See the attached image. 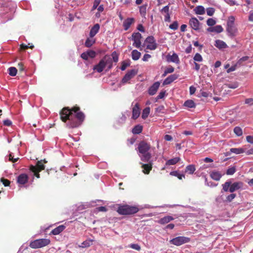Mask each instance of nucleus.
<instances>
[{"label": "nucleus", "instance_id": "3", "mask_svg": "<svg viewBox=\"0 0 253 253\" xmlns=\"http://www.w3.org/2000/svg\"><path fill=\"white\" fill-rule=\"evenodd\" d=\"M137 149L141 161L148 162L151 158V154L149 152L150 145L144 141H141L138 144Z\"/></svg>", "mask_w": 253, "mask_h": 253}, {"label": "nucleus", "instance_id": "58", "mask_svg": "<svg viewBox=\"0 0 253 253\" xmlns=\"http://www.w3.org/2000/svg\"><path fill=\"white\" fill-rule=\"evenodd\" d=\"M1 181L2 182V184L4 186H8L10 183L8 180L4 178L1 179Z\"/></svg>", "mask_w": 253, "mask_h": 253}, {"label": "nucleus", "instance_id": "56", "mask_svg": "<svg viewBox=\"0 0 253 253\" xmlns=\"http://www.w3.org/2000/svg\"><path fill=\"white\" fill-rule=\"evenodd\" d=\"M200 96L205 97H208L209 96L210 93L209 92L205 91L204 90H201L200 92Z\"/></svg>", "mask_w": 253, "mask_h": 253}, {"label": "nucleus", "instance_id": "40", "mask_svg": "<svg viewBox=\"0 0 253 253\" xmlns=\"http://www.w3.org/2000/svg\"><path fill=\"white\" fill-rule=\"evenodd\" d=\"M203 177L205 179V183L206 185L211 187H216L217 185V184L214 183L212 181L208 182L206 175H203Z\"/></svg>", "mask_w": 253, "mask_h": 253}, {"label": "nucleus", "instance_id": "62", "mask_svg": "<svg viewBox=\"0 0 253 253\" xmlns=\"http://www.w3.org/2000/svg\"><path fill=\"white\" fill-rule=\"evenodd\" d=\"M245 104L250 106L253 105V98H247L245 100Z\"/></svg>", "mask_w": 253, "mask_h": 253}, {"label": "nucleus", "instance_id": "31", "mask_svg": "<svg viewBox=\"0 0 253 253\" xmlns=\"http://www.w3.org/2000/svg\"><path fill=\"white\" fill-rule=\"evenodd\" d=\"M141 53L136 49H134L131 52V57L133 60H137L139 59Z\"/></svg>", "mask_w": 253, "mask_h": 253}, {"label": "nucleus", "instance_id": "12", "mask_svg": "<svg viewBox=\"0 0 253 253\" xmlns=\"http://www.w3.org/2000/svg\"><path fill=\"white\" fill-rule=\"evenodd\" d=\"M137 74V71L135 69H131L127 71L122 80L123 84H126L128 82Z\"/></svg>", "mask_w": 253, "mask_h": 253}, {"label": "nucleus", "instance_id": "36", "mask_svg": "<svg viewBox=\"0 0 253 253\" xmlns=\"http://www.w3.org/2000/svg\"><path fill=\"white\" fill-rule=\"evenodd\" d=\"M142 168L143 172L145 174H148L152 169V166L150 164H143Z\"/></svg>", "mask_w": 253, "mask_h": 253}, {"label": "nucleus", "instance_id": "33", "mask_svg": "<svg viewBox=\"0 0 253 253\" xmlns=\"http://www.w3.org/2000/svg\"><path fill=\"white\" fill-rule=\"evenodd\" d=\"M169 174L172 176L177 177L179 179L181 180L185 178V175L183 173H179L178 171H172L169 173Z\"/></svg>", "mask_w": 253, "mask_h": 253}, {"label": "nucleus", "instance_id": "19", "mask_svg": "<svg viewBox=\"0 0 253 253\" xmlns=\"http://www.w3.org/2000/svg\"><path fill=\"white\" fill-rule=\"evenodd\" d=\"M178 76L176 74H172L168 77L163 82L164 85H168L176 80Z\"/></svg>", "mask_w": 253, "mask_h": 253}, {"label": "nucleus", "instance_id": "13", "mask_svg": "<svg viewBox=\"0 0 253 253\" xmlns=\"http://www.w3.org/2000/svg\"><path fill=\"white\" fill-rule=\"evenodd\" d=\"M189 25L194 30L198 31L200 30V23L196 17H192L189 19Z\"/></svg>", "mask_w": 253, "mask_h": 253}, {"label": "nucleus", "instance_id": "5", "mask_svg": "<svg viewBox=\"0 0 253 253\" xmlns=\"http://www.w3.org/2000/svg\"><path fill=\"white\" fill-rule=\"evenodd\" d=\"M243 186V183L240 181L235 182L233 183L230 180H228L222 184V190L225 192L233 193L234 191L242 189Z\"/></svg>", "mask_w": 253, "mask_h": 253}, {"label": "nucleus", "instance_id": "20", "mask_svg": "<svg viewBox=\"0 0 253 253\" xmlns=\"http://www.w3.org/2000/svg\"><path fill=\"white\" fill-rule=\"evenodd\" d=\"M222 174L218 171L214 170L210 172L211 177L216 181H219L221 178Z\"/></svg>", "mask_w": 253, "mask_h": 253}, {"label": "nucleus", "instance_id": "57", "mask_svg": "<svg viewBox=\"0 0 253 253\" xmlns=\"http://www.w3.org/2000/svg\"><path fill=\"white\" fill-rule=\"evenodd\" d=\"M166 94V91H161L157 96V99H162L164 97Z\"/></svg>", "mask_w": 253, "mask_h": 253}, {"label": "nucleus", "instance_id": "38", "mask_svg": "<svg viewBox=\"0 0 253 253\" xmlns=\"http://www.w3.org/2000/svg\"><path fill=\"white\" fill-rule=\"evenodd\" d=\"M142 131V126L140 125L135 126L132 130V132L134 134H138Z\"/></svg>", "mask_w": 253, "mask_h": 253}, {"label": "nucleus", "instance_id": "64", "mask_svg": "<svg viewBox=\"0 0 253 253\" xmlns=\"http://www.w3.org/2000/svg\"><path fill=\"white\" fill-rule=\"evenodd\" d=\"M246 140L248 142L253 144V136L252 135H248L246 137Z\"/></svg>", "mask_w": 253, "mask_h": 253}, {"label": "nucleus", "instance_id": "30", "mask_svg": "<svg viewBox=\"0 0 253 253\" xmlns=\"http://www.w3.org/2000/svg\"><path fill=\"white\" fill-rule=\"evenodd\" d=\"M180 159L179 157H175L168 160L166 163V166L174 165L177 163Z\"/></svg>", "mask_w": 253, "mask_h": 253}, {"label": "nucleus", "instance_id": "55", "mask_svg": "<svg viewBox=\"0 0 253 253\" xmlns=\"http://www.w3.org/2000/svg\"><path fill=\"white\" fill-rule=\"evenodd\" d=\"M88 57L94 58L96 55V53L93 50H89L86 52Z\"/></svg>", "mask_w": 253, "mask_h": 253}, {"label": "nucleus", "instance_id": "7", "mask_svg": "<svg viewBox=\"0 0 253 253\" xmlns=\"http://www.w3.org/2000/svg\"><path fill=\"white\" fill-rule=\"evenodd\" d=\"M50 243L48 239H39L31 241L29 246L32 249H39L47 246Z\"/></svg>", "mask_w": 253, "mask_h": 253}, {"label": "nucleus", "instance_id": "61", "mask_svg": "<svg viewBox=\"0 0 253 253\" xmlns=\"http://www.w3.org/2000/svg\"><path fill=\"white\" fill-rule=\"evenodd\" d=\"M101 0H95L93 2V9H96L99 5Z\"/></svg>", "mask_w": 253, "mask_h": 253}, {"label": "nucleus", "instance_id": "22", "mask_svg": "<svg viewBox=\"0 0 253 253\" xmlns=\"http://www.w3.org/2000/svg\"><path fill=\"white\" fill-rule=\"evenodd\" d=\"M100 25L99 24H95L90 29L89 32L90 38H93L99 32Z\"/></svg>", "mask_w": 253, "mask_h": 253}, {"label": "nucleus", "instance_id": "54", "mask_svg": "<svg viewBox=\"0 0 253 253\" xmlns=\"http://www.w3.org/2000/svg\"><path fill=\"white\" fill-rule=\"evenodd\" d=\"M161 12H164L166 14H169V5L164 6L161 10Z\"/></svg>", "mask_w": 253, "mask_h": 253}, {"label": "nucleus", "instance_id": "44", "mask_svg": "<svg viewBox=\"0 0 253 253\" xmlns=\"http://www.w3.org/2000/svg\"><path fill=\"white\" fill-rule=\"evenodd\" d=\"M193 59H194V61L196 62H202L203 60L202 56L199 53H197L195 54V55H194V56L193 57Z\"/></svg>", "mask_w": 253, "mask_h": 253}, {"label": "nucleus", "instance_id": "48", "mask_svg": "<svg viewBox=\"0 0 253 253\" xmlns=\"http://www.w3.org/2000/svg\"><path fill=\"white\" fill-rule=\"evenodd\" d=\"M178 23L177 21H174L172 24L169 26V28L173 30H176L178 29Z\"/></svg>", "mask_w": 253, "mask_h": 253}, {"label": "nucleus", "instance_id": "1", "mask_svg": "<svg viewBox=\"0 0 253 253\" xmlns=\"http://www.w3.org/2000/svg\"><path fill=\"white\" fill-rule=\"evenodd\" d=\"M79 108H74L70 110L67 108H63L60 112V118L62 121L68 122L67 126L69 127H77L81 125L83 122L84 115L83 113L79 111Z\"/></svg>", "mask_w": 253, "mask_h": 253}, {"label": "nucleus", "instance_id": "23", "mask_svg": "<svg viewBox=\"0 0 253 253\" xmlns=\"http://www.w3.org/2000/svg\"><path fill=\"white\" fill-rule=\"evenodd\" d=\"M207 30L209 32L220 33L223 32V29L221 25H216L214 27L208 28Z\"/></svg>", "mask_w": 253, "mask_h": 253}, {"label": "nucleus", "instance_id": "8", "mask_svg": "<svg viewBox=\"0 0 253 253\" xmlns=\"http://www.w3.org/2000/svg\"><path fill=\"white\" fill-rule=\"evenodd\" d=\"M45 168L44 165L43 164L42 161H38L36 166L31 165L30 167L31 171L34 173V175L37 178H40V174L39 172L41 170L44 169Z\"/></svg>", "mask_w": 253, "mask_h": 253}, {"label": "nucleus", "instance_id": "35", "mask_svg": "<svg viewBox=\"0 0 253 253\" xmlns=\"http://www.w3.org/2000/svg\"><path fill=\"white\" fill-rule=\"evenodd\" d=\"M150 112V108L149 107H147L144 108L142 111L141 117L143 119H146L149 116Z\"/></svg>", "mask_w": 253, "mask_h": 253}, {"label": "nucleus", "instance_id": "43", "mask_svg": "<svg viewBox=\"0 0 253 253\" xmlns=\"http://www.w3.org/2000/svg\"><path fill=\"white\" fill-rule=\"evenodd\" d=\"M234 132L238 136H240L243 134V131L241 128L239 126H236L234 128Z\"/></svg>", "mask_w": 253, "mask_h": 253}, {"label": "nucleus", "instance_id": "6", "mask_svg": "<svg viewBox=\"0 0 253 253\" xmlns=\"http://www.w3.org/2000/svg\"><path fill=\"white\" fill-rule=\"evenodd\" d=\"M226 31L228 36L231 38L235 37L238 30L235 25V18L233 16L229 17L227 21Z\"/></svg>", "mask_w": 253, "mask_h": 253}, {"label": "nucleus", "instance_id": "32", "mask_svg": "<svg viewBox=\"0 0 253 253\" xmlns=\"http://www.w3.org/2000/svg\"><path fill=\"white\" fill-rule=\"evenodd\" d=\"M230 152L236 154H240L244 153L245 150L242 148H232L230 149Z\"/></svg>", "mask_w": 253, "mask_h": 253}, {"label": "nucleus", "instance_id": "24", "mask_svg": "<svg viewBox=\"0 0 253 253\" xmlns=\"http://www.w3.org/2000/svg\"><path fill=\"white\" fill-rule=\"evenodd\" d=\"M134 21L133 18H127L123 22V27L125 31H127Z\"/></svg>", "mask_w": 253, "mask_h": 253}, {"label": "nucleus", "instance_id": "39", "mask_svg": "<svg viewBox=\"0 0 253 253\" xmlns=\"http://www.w3.org/2000/svg\"><path fill=\"white\" fill-rule=\"evenodd\" d=\"M95 42V41L93 38L89 37L86 40L84 45L86 47H89L94 43Z\"/></svg>", "mask_w": 253, "mask_h": 253}, {"label": "nucleus", "instance_id": "11", "mask_svg": "<svg viewBox=\"0 0 253 253\" xmlns=\"http://www.w3.org/2000/svg\"><path fill=\"white\" fill-rule=\"evenodd\" d=\"M142 36L139 32L133 33L132 35L131 40L133 41V45L136 48H139L141 46V42L140 41Z\"/></svg>", "mask_w": 253, "mask_h": 253}, {"label": "nucleus", "instance_id": "9", "mask_svg": "<svg viewBox=\"0 0 253 253\" xmlns=\"http://www.w3.org/2000/svg\"><path fill=\"white\" fill-rule=\"evenodd\" d=\"M190 239L189 238L184 236H178L169 240L170 244L176 246H181L184 244L189 242Z\"/></svg>", "mask_w": 253, "mask_h": 253}, {"label": "nucleus", "instance_id": "37", "mask_svg": "<svg viewBox=\"0 0 253 253\" xmlns=\"http://www.w3.org/2000/svg\"><path fill=\"white\" fill-rule=\"evenodd\" d=\"M105 65L107 66L106 71H109L113 67L112 59L111 58L105 57Z\"/></svg>", "mask_w": 253, "mask_h": 253}, {"label": "nucleus", "instance_id": "63", "mask_svg": "<svg viewBox=\"0 0 253 253\" xmlns=\"http://www.w3.org/2000/svg\"><path fill=\"white\" fill-rule=\"evenodd\" d=\"M126 117L125 115H122V117L120 118L118 122L120 124H123L125 122L126 120Z\"/></svg>", "mask_w": 253, "mask_h": 253}, {"label": "nucleus", "instance_id": "51", "mask_svg": "<svg viewBox=\"0 0 253 253\" xmlns=\"http://www.w3.org/2000/svg\"><path fill=\"white\" fill-rule=\"evenodd\" d=\"M129 65H130V64L129 62L123 61L122 63V65H121L120 69L122 71H124Z\"/></svg>", "mask_w": 253, "mask_h": 253}, {"label": "nucleus", "instance_id": "14", "mask_svg": "<svg viewBox=\"0 0 253 253\" xmlns=\"http://www.w3.org/2000/svg\"><path fill=\"white\" fill-rule=\"evenodd\" d=\"M105 67V57H104L100 60L97 64L93 67V70L96 71L98 73H101L103 71Z\"/></svg>", "mask_w": 253, "mask_h": 253}, {"label": "nucleus", "instance_id": "2", "mask_svg": "<svg viewBox=\"0 0 253 253\" xmlns=\"http://www.w3.org/2000/svg\"><path fill=\"white\" fill-rule=\"evenodd\" d=\"M1 9L0 13V23H4L13 18L15 10V4L11 0H0Z\"/></svg>", "mask_w": 253, "mask_h": 253}, {"label": "nucleus", "instance_id": "41", "mask_svg": "<svg viewBox=\"0 0 253 253\" xmlns=\"http://www.w3.org/2000/svg\"><path fill=\"white\" fill-rule=\"evenodd\" d=\"M8 73L11 76H15L17 74V70L15 67H10L8 69Z\"/></svg>", "mask_w": 253, "mask_h": 253}, {"label": "nucleus", "instance_id": "60", "mask_svg": "<svg viewBox=\"0 0 253 253\" xmlns=\"http://www.w3.org/2000/svg\"><path fill=\"white\" fill-rule=\"evenodd\" d=\"M112 58H113V61L115 62H117L118 61L119 58H118V56L116 54V52H114L112 53Z\"/></svg>", "mask_w": 253, "mask_h": 253}, {"label": "nucleus", "instance_id": "47", "mask_svg": "<svg viewBox=\"0 0 253 253\" xmlns=\"http://www.w3.org/2000/svg\"><path fill=\"white\" fill-rule=\"evenodd\" d=\"M216 24V21L215 19L213 18H209L207 20V24L209 26L211 27L213 25H214Z\"/></svg>", "mask_w": 253, "mask_h": 253}, {"label": "nucleus", "instance_id": "16", "mask_svg": "<svg viewBox=\"0 0 253 253\" xmlns=\"http://www.w3.org/2000/svg\"><path fill=\"white\" fill-rule=\"evenodd\" d=\"M160 83L159 82H155L148 89V92L149 95H153L157 92Z\"/></svg>", "mask_w": 253, "mask_h": 253}, {"label": "nucleus", "instance_id": "28", "mask_svg": "<svg viewBox=\"0 0 253 253\" xmlns=\"http://www.w3.org/2000/svg\"><path fill=\"white\" fill-rule=\"evenodd\" d=\"M196 170V168L194 165H189L186 167L185 169V172L188 173L190 174L194 173Z\"/></svg>", "mask_w": 253, "mask_h": 253}, {"label": "nucleus", "instance_id": "27", "mask_svg": "<svg viewBox=\"0 0 253 253\" xmlns=\"http://www.w3.org/2000/svg\"><path fill=\"white\" fill-rule=\"evenodd\" d=\"M65 228V226L63 225H59V226L56 227L54 229H53L51 233L53 235H56L59 234L61 232H62Z\"/></svg>", "mask_w": 253, "mask_h": 253}, {"label": "nucleus", "instance_id": "29", "mask_svg": "<svg viewBox=\"0 0 253 253\" xmlns=\"http://www.w3.org/2000/svg\"><path fill=\"white\" fill-rule=\"evenodd\" d=\"M194 11L196 14L202 15L205 13V9L203 6L198 5L194 9Z\"/></svg>", "mask_w": 253, "mask_h": 253}, {"label": "nucleus", "instance_id": "26", "mask_svg": "<svg viewBox=\"0 0 253 253\" xmlns=\"http://www.w3.org/2000/svg\"><path fill=\"white\" fill-rule=\"evenodd\" d=\"M93 241L94 240L93 239H87L85 241L82 242L81 245H79V247L82 248L89 247L92 245Z\"/></svg>", "mask_w": 253, "mask_h": 253}, {"label": "nucleus", "instance_id": "50", "mask_svg": "<svg viewBox=\"0 0 253 253\" xmlns=\"http://www.w3.org/2000/svg\"><path fill=\"white\" fill-rule=\"evenodd\" d=\"M236 196V195L234 193H231L226 197V201L229 202H231Z\"/></svg>", "mask_w": 253, "mask_h": 253}, {"label": "nucleus", "instance_id": "59", "mask_svg": "<svg viewBox=\"0 0 253 253\" xmlns=\"http://www.w3.org/2000/svg\"><path fill=\"white\" fill-rule=\"evenodd\" d=\"M174 70V68L171 66H169L165 69V71L168 74L171 73L173 72Z\"/></svg>", "mask_w": 253, "mask_h": 253}, {"label": "nucleus", "instance_id": "52", "mask_svg": "<svg viewBox=\"0 0 253 253\" xmlns=\"http://www.w3.org/2000/svg\"><path fill=\"white\" fill-rule=\"evenodd\" d=\"M237 67H239V66L236 63L235 65H234L232 66L231 67H230V68H229L227 70V72L228 73H230L231 72L235 71L236 70Z\"/></svg>", "mask_w": 253, "mask_h": 253}, {"label": "nucleus", "instance_id": "15", "mask_svg": "<svg viewBox=\"0 0 253 253\" xmlns=\"http://www.w3.org/2000/svg\"><path fill=\"white\" fill-rule=\"evenodd\" d=\"M132 118L134 120L137 119L140 114V110L138 103H135L132 108Z\"/></svg>", "mask_w": 253, "mask_h": 253}, {"label": "nucleus", "instance_id": "49", "mask_svg": "<svg viewBox=\"0 0 253 253\" xmlns=\"http://www.w3.org/2000/svg\"><path fill=\"white\" fill-rule=\"evenodd\" d=\"M207 15L209 16H212L215 12V9L213 7H208L206 9Z\"/></svg>", "mask_w": 253, "mask_h": 253}, {"label": "nucleus", "instance_id": "53", "mask_svg": "<svg viewBox=\"0 0 253 253\" xmlns=\"http://www.w3.org/2000/svg\"><path fill=\"white\" fill-rule=\"evenodd\" d=\"M129 247L136 251H140L141 249L140 246L137 244H131Z\"/></svg>", "mask_w": 253, "mask_h": 253}, {"label": "nucleus", "instance_id": "45", "mask_svg": "<svg viewBox=\"0 0 253 253\" xmlns=\"http://www.w3.org/2000/svg\"><path fill=\"white\" fill-rule=\"evenodd\" d=\"M226 85L228 88L235 89L239 86V84L238 82H236L227 84Z\"/></svg>", "mask_w": 253, "mask_h": 253}, {"label": "nucleus", "instance_id": "21", "mask_svg": "<svg viewBox=\"0 0 253 253\" xmlns=\"http://www.w3.org/2000/svg\"><path fill=\"white\" fill-rule=\"evenodd\" d=\"M214 46L219 49H225L228 47L227 44L224 41L220 40H215Z\"/></svg>", "mask_w": 253, "mask_h": 253}, {"label": "nucleus", "instance_id": "17", "mask_svg": "<svg viewBox=\"0 0 253 253\" xmlns=\"http://www.w3.org/2000/svg\"><path fill=\"white\" fill-rule=\"evenodd\" d=\"M167 60L169 62H171L176 64L179 63V59L178 56L175 52H173L171 55L169 54L167 56Z\"/></svg>", "mask_w": 253, "mask_h": 253}, {"label": "nucleus", "instance_id": "46", "mask_svg": "<svg viewBox=\"0 0 253 253\" xmlns=\"http://www.w3.org/2000/svg\"><path fill=\"white\" fill-rule=\"evenodd\" d=\"M249 59V57L248 56H243L237 62V63L239 66H240L242 65L244 62L247 61Z\"/></svg>", "mask_w": 253, "mask_h": 253}, {"label": "nucleus", "instance_id": "42", "mask_svg": "<svg viewBox=\"0 0 253 253\" xmlns=\"http://www.w3.org/2000/svg\"><path fill=\"white\" fill-rule=\"evenodd\" d=\"M236 171V169L235 166L231 167L229 168L226 172L227 175H233Z\"/></svg>", "mask_w": 253, "mask_h": 253}, {"label": "nucleus", "instance_id": "10", "mask_svg": "<svg viewBox=\"0 0 253 253\" xmlns=\"http://www.w3.org/2000/svg\"><path fill=\"white\" fill-rule=\"evenodd\" d=\"M145 42L147 43V48L150 50H155L157 47V44L156 42V40L153 36H148L145 40Z\"/></svg>", "mask_w": 253, "mask_h": 253}, {"label": "nucleus", "instance_id": "18", "mask_svg": "<svg viewBox=\"0 0 253 253\" xmlns=\"http://www.w3.org/2000/svg\"><path fill=\"white\" fill-rule=\"evenodd\" d=\"M28 176L25 173L20 174L17 179V182L19 184H24L28 182Z\"/></svg>", "mask_w": 253, "mask_h": 253}, {"label": "nucleus", "instance_id": "34", "mask_svg": "<svg viewBox=\"0 0 253 253\" xmlns=\"http://www.w3.org/2000/svg\"><path fill=\"white\" fill-rule=\"evenodd\" d=\"M184 106L187 108H193L196 107V104L192 100H187L184 102Z\"/></svg>", "mask_w": 253, "mask_h": 253}, {"label": "nucleus", "instance_id": "4", "mask_svg": "<svg viewBox=\"0 0 253 253\" xmlns=\"http://www.w3.org/2000/svg\"><path fill=\"white\" fill-rule=\"evenodd\" d=\"M139 210L137 206L124 205L119 206L117 212L120 215H130L137 213Z\"/></svg>", "mask_w": 253, "mask_h": 253}, {"label": "nucleus", "instance_id": "25", "mask_svg": "<svg viewBox=\"0 0 253 253\" xmlns=\"http://www.w3.org/2000/svg\"><path fill=\"white\" fill-rule=\"evenodd\" d=\"M174 218L171 216H165L163 218H161L158 221V222L161 224H165L168 223L170 221L173 220Z\"/></svg>", "mask_w": 253, "mask_h": 253}]
</instances>
